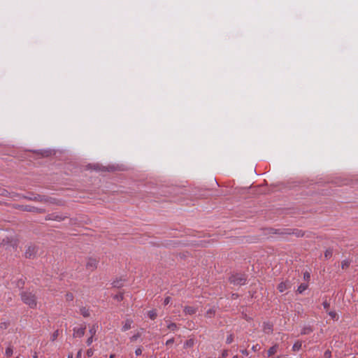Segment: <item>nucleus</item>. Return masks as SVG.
<instances>
[{"instance_id":"nucleus-1","label":"nucleus","mask_w":358,"mask_h":358,"mask_svg":"<svg viewBox=\"0 0 358 358\" xmlns=\"http://www.w3.org/2000/svg\"><path fill=\"white\" fill-rule=\"evenodd\" d=\"M21 300L30 308H36L37 306V297L36 294L31 291H22L20 294Z\"/></svg>"},{"instance_id":"nucleus-2","label":"nucleus","mask_w":358,"mask_h":358,"mask_svg":"<svg viewBox=\"0 0 358 358\" xmlns=\"http://www.w3.org/2000/svg\"><path fill=\"white\" fill-rule=\"evenodd\" d=\"M229 280L235 286H241L246 283L247 277L244 273H234L229 277Z\"/></svg>"},{"instance_id":"nucleus-3","label":"nucleus","mask_w":358,"mask_h":358,"mask_svg":"<svg viewBox=\"0 0 358 358\" xmlns=\"http://www.w3.org/2000/svg\"><path fill=\"white\" fill-rule=\"evenodd\" d=\"M1 246L6 250L14 249L17 247V241L13 237H6L3 238L1 243Z\"/></svg>"},{"instance_id":"nucleus-4","label":"nucleus","mask_w":358,"mask_h":358,"mask_svg":"<svg viewBox=\"0 0 358 358\" xmlns=\"http://www.w3.org/2000/svg\"><path fill=\"white\" fill-rule=\"evenodd\" d=\"M17 208L23 211H27V212H33V213H42L45 212L44 209L38 208L36 207L29 206V205H21V206H18Z\"/></svg>"},{"instance_id":"nucleus-5","label":"nucleus","mask_w":358,"mask_h":358,"mask_svg":"<svg viewBox=\"0 0 358 358\" xmlns=\"http://www.w3.org/2000/svg\"><path fill=\"white\" fill-rule=\"evenodd\" d=\"M66 217H67V216H66V215H62L54 213H51V214L48 215L46 216L45 220H55V221L60 222V221L64 220Z\"/></svg>"},{"instance_id":"nucleus-6","label":"nucleus","mask_w":358,"mask_h":358,"mask_svg":"<svg viewBox=\"0 0 358 358\" xmlns=\"http://www.w3.org/2000/svg\"><path fill=\"white\" fill-rule=\"evenodd\" d=\"M292 287V284L289 280H287L285 281H282L278 285V290L280 292H283L284 291L290 289Z\"/></svg>"},{"instance_id":"nucleus-7","label":"nucleus","mask_w":358,"mask_h":358,"mask_svg":"<svg viewBox=\"0 0 358 358\" xmlns=\"http://www.w3.org/2000/svg\"><path fill=\"white\" fill-rule=\"evenodd\" d=\"M37 252V248L34 245H30L28 247L25 252V256L27 258H32L35 256Z\"/></svg>"},{"instance_id":"nucleus-8","label":"nucleus","mask_w":358,"mask_h":358,"mask_svg":"<svg viewBox=\"0 0 358 358\" xmlns=\"http://www.w3.org/2000/svg\"><path fill=\"white\" fill-rule=\"evenodd\" d=\"M85 327H75L73 329V336L81 338L85 335Z\"/></svg>"},{"instance_id":"nucleus-9","label":"nucleus","mask_w":358,"mask_h":358,"mask_svg":"<svg viewBox=\"0 0 358 358\" xmlns=\"http://www.w3.org/2000/svg\"><path fill=\"white\" fill-rule=\"evenodd\" d=\"M97 266V261L95 259L90 258L88 259L86 267L90 271H94Z\"/></svg>"},{"instance_id":"nucleus-10","label":"nucleus","mask_w":358,"mask_h":358,"mask_svg":"<svg viewBox=\"0 0 358 358\" xmlns=\"http://www.w3.org/2000/svg\"><path fill=\"white\" fill-rule=\"evenodd\" d=\"M282 234H294L297 237H302L304 235V233L301 230L299 229H287L285 230V232H282Z\"/></svg>"},{"instance_id":"nucleus-11","label":"nucleus","mask_w":358,"mask_h":358,"mask_svg":"<svg viewBox=\"0 0 358 358\" xmlns=\"http://www.w3.org/2000/svg\"><path fill=\"white\" fill-rule=\"evenodd\" d=\"M46 197L47 196H45L36 194V196H34V198H29V200L45 203L46 202H48Z\"/></svg>"},{"instance_id":"nucleus-12","label":"nucleus","mask_w":358,"mask_h":358,"mask_svg":"<svg viewBox=\"0 0 358 358\" xmlns=\"http://www.w3.org/2000/svg\"><path fill=\"white\" fill-rule=\"evenodd\" d=\"M183 311L185 313V315H194L196 313L197 311V308L194 307V306H185L184 308H183Z\"/></svg>"},{"instance_id":"nucleus-13","label":"nucleus","mask_w":358,"mask_h":358,"mask_svg":"<svg viewBox=\"0 0 358 358\" xmlns=\"http://www.w3.org/2000/svg\"><path fill=\"white\" fill-rule=\"evenodd\" d=\"M133 321L130 319H127L124 322L123 326L122 327V331H126L131 328V324Z\"/></svg>"},{"instance_id":"nucleus-14","label":"nucleus","mask_w":358,"mask_h":358,"mask_svg":"<svg viewBox=\"0 0 358 358\" xmlns=\"http://www.w3.org/2000/svg\"><path fill=\"white\" fill-rule=\"evenodd\" d=\"M80 313L84 317H88L90 316V312L89 308H87L86 307H80Z\"/></svg>"},{"instance_id":"nucleus-15","label":"nucleus","mask_w":358,"mask_h":358,"mask_svg":"<svg viewBox=\"0 0 358 358\" xmlns=\"http://www.w3.org/2000/svg\"><path fill=\"white\" fill-rule=\"evenodd\" d=\"M278 350V344L273 345L268 350V357L273 356V355H275L277 352Z\"/></svg>"},{"instance_id":"nucleus-16","label":"nucleus","mask_w":358,"mask_h":358,"mask_svg":"<svg viewBox=\"0 0 358 358\" xmlns=\"http://www.w3.org/2000/svg\"><path fill=\"white\" fill-rule=\"evenodd\" d=\"M313 331V328L310 326L304 327L301 331L302 335L309 334Z\"/></svg>"},{"instance_id":"nucleus-17","label":"nucleus","mask_w":358,"mask_h":358,"mask_svg":"<svg viewBox=\"0 0 358 358\" xmlns=\"http://www.w3.org/2000/svg\"><path fill=\"white\" fill-rule=\"evenodd\" d=\"M150 319L154 320L157 316V310L155 309L150 310L147 313Z\"/></svg>"},{"instance_id":"nucleus-18","label":"nucleus","mask_w":358,"mask_h":358,"mask_svg":"<svg viewBox=\"0 0 358 358\" xmlns=\"http://www.w3.org/2000/svg\"><path fill=\"white\" fill-rule=\"evenodd\" d=\"M167 328L171 331H177L178 329V324L174 322H169L167 324Z\"/></svg>"},{"instance_id":"nucleus-19","label":"nucleus","mask_w":358,"mask_h":358,"mask_svg":"<svg viewBox=\"0 0 358 358\" xmlns=\"http://www.w3.org/2000/svg\"><path fill=\"white\" fill-rule=\"evenodd\" d=\"M308 284L306 283H301L299 287H298V289H297V292L299 293V294H301L303 293L307 288H308Z\"/></svg>"},{"instance_id":"nucleus-20","label":"nucleus","mask_w":358,"mask_h":358,"mask_svg":"<svg viewBox=\"0 0 358 358\" xmlns=\"http://www.w3.org/2000/svg\"><path fill=\"white\" fill-rule=\"evenodd\" d=\"M13 346L11 345H8L7 347V348L6 349V352H5V354H6V356L8 358V357H10L13 355Z\"/></svg>"},{"instance_id":"nucleus-21","label":"nucleus","mask_w":358,"mask_h":358,"mask_svg":"<svg viewBox=\"0 0 358 358\" xmlns=\"http://www.w3.org/2000/svg\"><path fill=\"white\" fill-rule=\"evenodd\" d=\"M124 285V283L122 282V279H120V280H116L115 281H113V286L115 287H121Z\"/></svg>"},{"instance_id":"nucleus-22","label":"nucleus","mask_w":358,"mask_h":358,"mask_svg":"<svg viewBox=\"0 0 358 358\" xmlns=\"http://www.w3.org/2000/svg\"><path fill=\"white\" fill-rule=\"evenodd\" d=\"M301 341H296L292 346L293 351H299L301 348Z\"/></svg>"},{"instance_id":"nucleus-23","label":"nucleus","mask_w":358,"mask_h":358,"mask_svg":"<svg viewBox=\"0 0 358 358\" xmlns=\"http://www.w3.org/2000/svg\"><path fill=\"white\" fill-rule=\"evenodd\" d=\"M215 311L213 308L208 309L206 313V316L208 317H212L215 315Z\"/></svg>"},{"instance_id":"nucleus-24","label":"nucleus","mask_w":358,"mask_h":358,"mask_svg":"<svg viewBox=\"0 0 358 358\" xmlns=\"http://www.w3.org/2000/svg\"><path fill=\"white\" fill-rule=\"evenodd\" d=\"M350 262L348 259H345L341 262V267L343 269H345L349 267Z\"/></svg>"},{"instance_id":"nucleus-25","label":"nucleus","mask_w":358,"mask_h":358,"mask_svg":"<svg viewBox=\"0 0 358 358\" xmlns=\"http://www.w3.org/2000/svg\"><path fill=\"white\" fill-rule=\"evenodd\" d=\"M74 299L73 294L72 293L68 292L65 295V299L66 301H72Z\"/></svg>"},{"instance_id":"nucleus-26","label":"nucleus","mask_w":358,"mask_h":358,"mask_svg":"<svg viewBox=\"0 0 358 358\" xmlns=\"http://www.w3.org/2000/svg\"><path fill=\"white\" fill-rule=\"evenodd\" d=\"M98 326L96 324H94L89 330L90 334L91 336H94L96 332V329Z\"/></svg>"},{"instance_id":"nucleus-27","label":"nucleus","mask_w":358,"mask_h":358,"mask_svg":"<svg viewBox=\"0 0 358 358\" xmlns=\"http://www.w3.org/2000/svg\"><path fill=\"white\" fill-rule=\"evenodd\" d=\"M46 199L48 200V203L57 204V199L55 198L47 196Z\"/></svg>"},{"instance_id":"nucleus-28","label":"nucleus","mask_w":358,"mask_h":358,"mask_svg":"<svg viewBox=\"0 0 358 358\" xmlns=\"http://www.w3.org/2000/svg\"><path fill=\"white\" fill-rule=\"evenodd\" d=\"M329 315L333 319V320H337L338 319V315L334 311H330L328 313Z\"/></svg>"},{"instance_id":"nucleus-29","label":"nucleus","mask_w":358,"mask_h":358,"mask_svg":"<svg viewBox=\"0 0 358 358\" xmlns=\"http://www.w3.org/2000/svg\"><path fill=\"white\" fill-rule=\"evenodd\" d=\"M234 341V336L232 334H229V336H227V339H226V343L227 344H230L233 342Z\"/></svg>"},{"instance_id":"nucleus-30","label":"nucleus","mask_w":358,"mask_h":358,"mask_svg":"<svg viewBox=\"0 0 358 358\" xmlns=\"http://www.w3.org/2000/svg\"><path fill=\"white\" fill-rule=\"evenodd\" d=\"M114 299L117 300L118 301H120L123 299V294L122 293H119L117 294H115L114 296Z\"/></svg>"},{"instance_id":"nucleus-31","label":"nucleus","mask_w":358,"mask_h":358,"mask_svg":"<svg viewBox=\"0 0 358 358\" xmlns=\"http://www.w3.org/2000/svg\"><path fill=\"white\" fill-rule=\"evenodd\" d=\"M303 279H304V280H306V281H309V280H310V273H309L308 272H307V271H306V272H305V273H303Z\"/></svg>"},{"instance_id":"nucleus-32","label":"nucleus","mask_w":358,"mask_h":358,"mask_svg":"<svg viewBox=\"0 0 358 358\" xmlns=\"http://www.w3.org/2000/svg\"><path fill=\"white\" fill-rule=\"evenodd\" d=\"M140 334L139 333H137L136 334H134V336H132L131 338H130V340L131 341H134L136 340H137L139 337H140Z\"/></svg>"},{"instance_id":"nucleus-33","label":"nucleus","mask_w":358,"mask_h":358,"mask_svg":"<svg viewBox=\"0 0 358 358\" xmlns=\"http://www.w3.org/2000/svg\"><path fill=\"white\" fill-rule=\"evenodd\" d=\"M322 306H323L324 309L327 310L329 308V306H330V303L327 301H324L322 303Z\"/></svg>"},{"instance_id":"nucleus-34","label":"nucleus","mask_w":358,"mask_h":358,"mask_svg":"<svg viewBox=\"0 0 358 358\" xmlns=\"http://www.w3.org/2000/svg\"><path fill=\"white\" fill-rule=\"evenodd\" d=\"M174 338H171L169 340L166 341V345L169 346V345H172L173 343H174Z\"/></svg>"},{"instance_id":"nucleus-35","label":"nucleus","mask_w":358,"mask_h":358,"mask_svg":"<svg viewBox=\"0 0 358 358\" xmlns=\"http://www.w3.org/2000/svg\"><path fill=\"white\" fill-rule=\"evenodd\" d=\"M142 348H138L136 350H135V354L136 356H140L141 354H142Z\"/></svg>"},{"instance_id":"nucleus-36","label":"nucleus","mask_w":358,"mask_h":358,"mask_svg":"<svg viewBox=\"0 0 358 358\" xmlns=\"http://www.w3.org/2000/svg\"><path fill=\"white\" fill-rule=\"evenodd\" d=\"M94 354V351L92 350V349H88L87 350V352H86V355L88 357H91Z\"/></svg>"},{"instance_id":"nucleus-37","label":"nucleus","mask_w":358,"mask_h":358,"mask_svg":"<svg viewBox=\"0 0 358 358\" xmlns=\"http://www.w3.org/2000/svg\"><path fill=\"white\" fill-rule=\"evenodd\" d=\"M171 300V298L170 296H166L164 299V305H168L170 303Z\"/></svg>"},{"instance_id":"nucleus-38","label":"nucleus","mask_w":358,"mask_h":358,"mask_svg":"<svg viewBox=\"0 0 358 358\" xmlns=\"http://www.w3.org/2000/svg\"><path fill=\"white\" fill-rule=\"evenodd\" d=\"M228 356V352L227 350H224L222 353V355L221 357H218V358H226Z\"/></svg>"},{"instance_id":"nucleus-39","label":"nucleus","mask_w":358,"mask_h":358,"mask_svg":"<svg viewBox=\"0 0 358 358\" xmlns=\"http://www.w3.org/2000/svg\"><path fill=\"white\" fill-rule=\"evenodd\" d=\"M93 342V336H91L90 338H87V345H90Z\"/></svg>"},{"instance_id":"nucleus-40","label":"nucleus","mask_w":358,"mask_h":358,"mask_svg":"<svg viewBox=\"0 0 358 358\" xmlns=\"http://www.w3.org/2000/svg\"><path fill=\"white\" fill-rule=\"evenodd\" d=\"M325 257L328 258L331 256V250H327L324 253Z\"/></svg>"},{"instance_id":"nucleus-41","label":"nucleus","mask_w":358,"mask_h":358,"mask_svg":"<svg viewBox=\"0 0 358 358\" xmlns=\"http://www.w3.org/2000/svg\"><path fill=\"white\" fill-rule=\"evenodd\" d=\"M36 196V194H30V195L29 196H23L22 197L24 199H28L29 200V198H34V196Z\"/></svg>"},{"instance_id":"nucleus-42","label":"nucleus","mask_w":358,"mask_h":358,"mask_svg":"<svg viewBox=\"0 0 358 358\" xmlns=\"http://www.w3.org/2000/svg\"><path fill=\"white\" fill-rule=\"evenodd\" d=\"M324 356H325V357H326V358H329V357H330V356H331V352H330V351H327V352H325V353H324Z\"/></svg>"},{"instance_id":"nucleus-43","label":"nucleus","mask_w":358,"mask_h":358,"mask_svg":"<svg viewBox=\"0 0 358 358\" xmlns=\"http://www.w3.org/2000/svg\"><path fill=\"white\" fill-rule=\"evenodd\" d=\"M82 355V350H79L77 353V357L80 358Z\"/></svg>"},{"instance_id":"nucleus-44","label":"nucleus","mask_w":358,"mask_h":358,"mask_svg":"<svg viewBox=\"0 0 358 358\" xmlns=\"http://www.w3.org/2000/svg\"><path fill=\"white\" fill-rule=\"evenodd\" d=\"M32 358H38V355L36 352L33 355Z\"/></svg>"},{"instance_id":"nucleus-45","label":"nucleus","mask_w":358,"mask_h":358,"mask_svg":"<svg viewBox=\"0 0 358 358\" xmlns=\"http://www.w3.org/2000/svg\"><path fill=\"white\" fill-rule=\"evenodd\" d=\"M236 297H238V294H232V298H233V299H235V298H236Z\"/></svg>"},{"instance_id":"nucleus-46","label":"nucleus","mask_w":358,"mask_h":358,"mask_svg":"<svg viewBox=\"0 0 358 358\" xmlns=\"http://www.w3.org/2000/svg\"><path fill=\"white\" fill-rule=\"evenodd\" d=\"M23 285H24V282H22V281H20L18 282V286Z\"/></svg>"},{"instance_id":"nucleus-47","label":"nucleus","mask_w":358,"mask_h":358,"mask_svg":"<svg viewBox=\"0 0 358 358\" xmlns=\"http://www.w3.org/2000/svg\"><path fill=\"white\" fill-rule=\"evenodd\" d=\"M57 336V331H56L53 335V339H55Z\"/></svg>"},{"instance_id":"nucleus-48","label":"nucleus","mask_w":358,"mask_h":358,"mask_svg":"<svg viewBox=\"0 0 358 358\" xmlns=\"http://www.w3.org/2000/svg\"><path fill=\"white\" fill-rule=\"evenodd\" d=\"M242 353L246 355H248L247 350H243Z\"/></svg>"},{"instance_id":"nucleus-49","label":"nucleus","mask_w":358,"mask_h":358,"mask_svg":"<svg viewBox=\"0 0 358 358\" xmlns=\"http://www.w3.org/2000/svg\"><path fill=\"white\" fill-rule=\"evenodd\" d=\"M336 184L338 185H344L345 183L344 182H336Z\"/></svg>"},{"instance_id":"nucleus-50","label":"nucleus","mask_w":358,"mask_h":358,"mask_svg":"<svg viewBox=\"0 0 358 358\" xmlns=\"http://www.w3.org/2000/svg\"><path fill=\"white\" fill-rule=\"evenodd\" d=\"M115 355H110V358H115Z\"/></svg>"},{"instance_id":"nucleus-51","label":"nucleus","mask_w":358,"mask_h":358,"mask_svg":"<svg viewBox=\"0 0 358 358\" xmlns=\"http://www.w3.org/2000/svg\"><path fill=\"white\" fill-rule=\"evenodd\" d=\"M68 358H73L72 355H69V356H68Z\"/></svg>"},{"instance_id":"nucleus-52","label":"nucleus","mask_w":358,"mask_h":358,"mask_svg":"<svg viewBox=\"0 0 358 358\" xmlns=\"http://www.w3.org/2000/svg\"><path fill=\"white\" fill-rule=\"evenodd\" d=\"M17 358H20V357H17Z\"/></svg>"}]
</instances>
